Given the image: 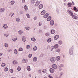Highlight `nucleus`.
<instances>
[{
    "instance_id": "1",
    "label": "nucleus",
    "mask_w": 78,
    "mask_h": 78,
    "mask_svg": "<svg viewBox=\"0 0 78 78\" xmlns=\"http://www.w3.org/2000/svg\"><path fill=\"white\" fill-rule=\"evenodd\" d=\"M66 11L67 13H68V14H69L70 16H71L73 14V12H72V10L70 9H67L66 10Z\"/></svg>"
},
{
    "instance_id": "2",
    "label": "nucleus",
    "mask_w": 78,
    "mask_h": 78,
    "mask_svg": "<svg viewBox=\"0 0 78 78\" xmlns=\"http://www.w3.org/2000/svg\"><path fill=\"white\" fill-rule=\"evenodd\" d=\"M69 52V54L71 55H73V46L70 48Z\"/></svg>"
},
{
    "instance_id": "3",
    "label": "nucleus",
    "mask_w": 78,
    "mask_h": 78,
    "mask_svg": "<svg viewBox=\"0 0 78 78\" xmlns=\"http://www.w3.org/2000/svg\"><path fill=\"white\" fill-rule=\"evenodd\" d=\"M50 61L51 62H55L56 61V59L55 57H52L50 59Z\"/></svg>"
},
{
    "instance_id": "4",
    "label": "nucleus",
    "mask_w": 78,
    "mask_h": 78,
    "mask_svg": "<svg viewBox=\"0 0 78 78\" xmlns=\"http://www.w3.org/2000/svg\"><path fill=\"white\" fill-rule=\"evenodd\" d=\"M71 16H72L73 19H77L78 20V17L74 15H73V14Z\"/></svg>"
},
{
    "instance_id": "5",
    "label": "nucleus",
    "mask_w": 78,
    "mask_h": 78,
    "mask_svg": "<svg viewBox=\"0 0 78 78\" xmlns=\"http://www.w3.org/2000/svg\"><path fill=\"white\" fill-rule=\"evenodd\" d=\"M60 49L59 48H57V49L55 51V54H58V53H59L60 51Z\"/></svg>"
},
{
    "instance_id": "6",
    "label": "nucleus",
    "mask_w": 78,
    "mask_h": 78,
    "mask_svg": "<svg viewBox=\"0 0 78 78\" xmlns=\"http://www.w3.org/2000/svg\"><path fill=\"white\" fill-rule=\"evenodd\" d=\"M52 67L54 69H56L58 68V66L56 64H53L52 65Z\"/></svg>"
},
{
    "instance_id": "7",
    "label": "nucleus",
    "mask_w": 78,
    "mask_h": 78,
    "mask_svg": "<svg viewBox=\"0 0 78 78\" xmlns=\"http://www.w3.org/2000/svg\"><path fill=\"white\" fill-rule=\"evenodd\" d=\"M22 40L23 42H25L26 41V39H27V37L25 36H23L22 37Z\"/></svg>"
},
{
    "instance_id": "8",
    "label": "nucleus",
    "mask_w": 78,
    "mask_h": 78,
    "mask_svg": "<svg viewBox=\"0 0 78 78\" xmlns=\"http://www.w3.org/2000/svg\"><path fill=\"white\" fill-rule=\"evenodd\" d=\"M49 71L50 73H54L55 72V70L53 68H50L49 69Z\"/></svg>"
},
{
    "instance_id": "9",
    "label": "nucleus",
    "mask_w": 78,
    "mask_h": 78,
    "mask_svg": "<svg viewBox=\"0 0 78 78\" xmlns=\"http://www.w3.org/2000/svg\"><path fill=\"white\" fill-rule=\"evenodd\" d=\"M54 21L53 20H51L50 21V25H51V26H53V25H54Z\"/></svg>"
},
{
    "instance_id": "10",
    "label": "nucleus",
    "mask_w": 78,
    "mask_h": 78,
    "mask_svg": "<svg viewBox=\"0 0 78 78\" xmlns=\"http://www.w3.org/2000/svg\"><path fill=\"white\" fill-rule=\"evenodd\" d=\"M59 38V36L58 35H55L54 37L55 40H57Z\"/></svg>"
},
{
    "instance_id": "11",
    "label": "nucleus",
    "mask_w": 78,
    "mask_h": 78,
    "mask_svg": "<svg viewBox=\"0 0 78 78\" xmlns=\"http://www.w3.org/2000/svg\"><path fill=\"white\" fill-rule=\"evenodd\" d=\"M4 28V29H7L8 28V25L6 24H4L3 26Z\"/></svg>"
},
{
    "instance_id": "12",
    "label": "nucleus",
    "mask_w": 78,
    "mask_h": 78,
    "mask_svg": "<svg viewBox=\"0 0 78 78\" xmlns=\"http://www.w3.org/2000/svg\"><path fill=\"white\" fill-rule=\"evenodd\" d=\"M23 8L25 11H27L28 9V6L27 5H25L24 6Z\"/></svg>"
},
{
    "instance_id": "13",
    "label": "nucleus",
    "mask_w": 78,
    "mask_h": 78,
    "mask_svg": "<svg viewBox=\"0 0 78 78\" xmlns=\"http://www.w3.org/2000/svg\"><path fill=\"white\" fill-rule=\"evenodd\" d=\"M48 16H49V14L48 13H46L44 15V17L45 19V18H47V17Z\"/></svg>"
},
{
    "instance_id": "14",
    "label": "nucleus",
    "mask_w": 78,
    "mask_h": 78,
    "mask_svg": "<svg viewBox=\"0 0 78 78\" xmlns=\"http://www.w3.org/2000/svg\"><path fill=\"white\" fill-rule=\"evenodd\" d=\"M19 34L20 35H21L23 34V31L21 30H20L18 31Z\"/></svg>"
},
{
    "instance_id": "15",
    "label": "nucleus",
    "mask_w": 78,
    "mask_h": 78,
    "mask_svg": "<svg viewBox=\"0 0 78 78\" xmlns=\"http://www.w3.org/2000/svg\"><path fill=\"white\" fill-rule=\"evenodd\" d=\"M5 11V8H1L0 9V12H3Z\"/></svg>"
},
{
    "instance_id": "16",
    "label": "nucleus",
    "mask_w": 78,
    "mask_h": 78,
    "mask_svg": "<svg viewBox=\"0 0 78 78\" xmlns=\"http://www.w3.org/2000/svg\"><path fill=\"white\" fill-rule=\"evenodd\" d=\"M51 33L52 34H53L54 33H55V30H51Z\"/></svg>"
},
{
    "instance_id": "17",
    "label": "nucleus",
    "mask_w": 78,
    "mask_h": 78,
    "mask_svg": "<svg viewBox=\"0 0 78 78\" xmlns=\"http://www.w3.org/2000/svg\"><path fill=\"white\" fill-rule=\"evenodd\" d=\"M51 19V16H48L47 18V21H50Z\"/></svg>"
},
{
    "instance_id": "18",
    "label": "nucleus",
    "mask_w": 78,
    "mask_h": 78,
    "mask_svg": "<svg viewBox=\"0 0 78 78\" xmlns=\"http://www.w3.org/2000/svg\"><path fill=\"white\" fill-rule=\"evenodd\" d=\"M59 47V45L58 44H56L54 45V48L55 49H56V48H58V47Z\"/></svg>"
},
{
    "instance_id": "19",
    "label": "nucleus",
    "mask_w": 78,
    "mask_h": 78,
    "mask_svg": "<svg viewBox=\"0 0 78 78\" xmlns=\"http://www.w3.org/2000/svg\"><path fill=\"white\" fill-rule=\"evenodd\" d=\"M31 40L32 42H35L36 40V38H34V37H32L31 38Z\"/></svg>"
},
{
    "instance_id": "20",
    "label": "nucleus",
    "mask_w": 78,
    "mask_h": 78,
    "mask_svg": "<svg viewBox=\"0 0 78 78\" xmlns=\"http://www.w3.org/2000/svg\"><path fill=\"white\" fill-rule=\"evenodd\" d=\"M45 10H43L41 13V15H44L45 13Z\"/></svg>"
},
{
    "instance_id": "21",
    "label": "nucleus",
    "mask_w": 78,
    "mask_h": 78,
    "mask_svg": "<svg viewBox=\"0 0 78 78\" xmlns=\"http://www.w3.org/2000/svg\"><path fill=\"white\" fill-rule=\"evenodd\" d=\"M14 13L13 12H10L9 14V16L10 17H12L14 16Z\"/></svg>"
},
{
    "instance_id": "22",
    "label": "nucleus",
    "mask_w": 78,
    "mask_h": 78,
    "mask_svg": "<svg viewBox=\"0 0 78 78\" xmlns=\"http://www.w3.org/2000/svg\"><path fill=\"white\" fill-rule=\"evenodd\" d=\"M43 8V5L42 4H40L39 6V9H42Z\"/></svg>"
},
{
    "instance_id": "23",
    "label": "nucleus",
    "mask_w": 78,
    "mask_h": 78,
    "mask_svg": "<svg viewBox=\"0 0 78 78\" xmlns=\"http://www.w3.org/2000/svg\"><path fill=\"white\" fill-rule=\"evenodd\" d=\"M37 57H34L33 58V61L34 62H36L37 61Z\"/></svg>"
},
{
    "instance_id": "24",
    "label": "nucleus",
    "mask_w": 78,
    "mask_h": 78,
    "mask_svg": "<svg viewBox=\"0 0 78 78\" xmlns=\"http://www.w3.org/2000/svg\"><path fill=\"white\" fill-rule=\"evenodd\" d=\"M51 41V38H49L47 40V42L48 43H50Z\"/></svg>"
},
{
    "instance_id": "25",
    "label": "nucleus",
    "mask_w": 78,
    "mask_h": 78,
    "mask_svg": "<svg viewBox=\"0 0 78 78\" xmlns=\"http://www.w3.org/2000/svg\"><path fill=\"white\" fill-rule=\"evenodd\" d=\"M23 62H28V60L27 59H23Z\"/></svg>"
},
{
    "instance_id": "26",
    "label": "nucleus",
    "mask_w": 78,
    "mask_h": 78,
    "mask_svg": "<svg viewBox=\"0 0 78 78\" xmlns=\"http://www.w3.org/2000/svg\"><path fill=\"white\" fill-rule=\"evenodd\" d=\"M58 44L59 45H62V41L59 40L58 42Z\"/></svg>"
},
{
    "instance_id": "27",
    "label": "nucleus",
    "mask_w": 78,
    "mask_h": 78,
    "mask_svg": "<svg viewBox=\"0 0 78 78\" xmlns=\"http://www.w3.org/2000/svg\"><path fill=\"white\" fill-rule=\"evenodd\" d=\"M16 22H20V20L19 18H16Z\"/></svg>"
},
{
    "instance_id": "28",
    "label": "nucleus",
    "mask_w": 78,
    "mask_h": 78,
    "mask_svg": "<svg viewBox=\"0 0 78 78\" xmlns=\"http://www.w3.org/2000/svg\"><path fill=\"white\" fill-rule=\"evenodd\" d=\"M60 59H61V58L59 56H57L56 57V60L57 61H59Z\"/></svg>"
},
{
    "instance_id": "29",
    "label": "nucleus",
    "mask_w": 78,
    "mask_h": 78,
    "mask_svg": "<svg viewBox=\"0 0 78 78\" xmlns=\"http://www.w3.org/2000/svg\"><path fill=\"white\" fill-rule=\"evenodd\" d=\"M40 3V2L39 1H37L36 2L35 5V6H38L39 5V3Z\"/></svg>"
},
{
    "instance_id": "30",
    "label": "nucleus",
    "mask_w": 78,
    "mask_h": 78,
    "mask_svg": "<svg viewBox=\"0 0 78 78\" xmlns=\"http://www.w3.org/2000/svg\"><path fill=\"white\" fill-rule=\"evenodd\" d=\"M27 69L29 71H30L31 70V68H30V66H28L27 68Z\"/></svg>"
},
{
    "instance_id": "31",
    "label": "nucleus",
    "mask_w": 78,
    "mask_h": 78,
    "mask_svg": "<svg viewBox=\"0 0 78 78\" xmlns=\"http://www.w3.org/2000/svg\"><path fill=\"white\" fill-rule=\"evenodd\" d=\"M37 50V47L35 46L33 48V50L34 51H36V50Z\"/></svg>"
},
{
    "instance_id": "32",
    "label": "nucleus",
    "mask_w": 78,
    "mask_h": 78,
    "mask_svg": "<svg viewBox=\"0 0 78 78\" xmlns=\"http://www.w3.org/2000/svg\"><path fill=\"white\" fill-rule=\"evenodd\" d=\"M72 5V4L71 3H69L67 4V6H68V7H69V8H70V7H71V5Z\"/></svg>"
},
{
    "instance_id": "33",
    "label": "nucleus",
    "mask_w": 78,
    "mask_h": 78,
    "mask_svg": "<svg viewBox=\"0 0 78 78\" xmlns=\"http://www.w3.org/2000/svg\"><path fill=\"white\" fill-rule=\"evenodd\" d=\"M17 37H15L14 38H13L12 39V41H13V42H16V41H17Z\"/></svg>"
},
{
    "instance_id": "34",
    "label": "nucleus",
    "mask_w": 78,
    "mask_h": 78,
    "mask_svg": "<svg viewBox=\"0 0 78 78\" xmlns=\"http://www.w3.org/2000/svg\"><path fill=\"white\" fill-rule=\"evenodd\" d=\"M13 64H17V62L16 61H14L13 62Z\"/></svg>"
},
{
    "instance_id": "35",
    "label": "nucleus",
    "mask_w": 78,
    "mask_h": 78,
    "mask_svg": "<svg viewBox=\"0 0 78 78\" xmlns=\"http://www.w3.org/2000/svg\"><path fill=\"white\" fill-rule=\"evenodd\" d=\"M62 75H63V73H62V72L60 73V76H59V77L58 78H61V76H62Z\"/></svg>"
},
{
    "instance_id": "36",
    "label": "nucleus",
    "mask_w": 78,
    "mask_h": 78,
    "mask_svg": "<svg viewBox=\"0 0 78 78\" xmlns=\"http://www.w3.org/2000/svg\"><path fill=\"white\" fill-rule=\"evenodd\" d=\"M26 16L28 19H29L30 17V16L28 13L27 14Z\"/></svg>"
},
{
    "instance_id": "37",
    "label": "nucleus",
    "mask_w": 78,
    "mask_h": 78,
    "mask_svg": "<svg viewBox=\"0 0 78 78\" xmlns=\"http://www.w3.org/2000/svg\"><path fill=\"white\" fill-rule=\"evenodd\" d=\"M10 3L11 5H14V4L15 3V2L14 1H11Z\"/></svg>"
},
{
    "instance_id": "38",
    "label": "nucleus",
    "mask_w": 78,
    "mask_h": 78,
    "mask_svg": "<svg viewBox=\"0 0 78 78\" xmlns=\"http://www.w3.org/2000/svg\"><path fill=\"white\" fill-rule=\"evenodd\" d=\"M54 49V46H51V51H53Z\"/></svg>"
},
{
    "instance_id": "39",
    "label": "nucleus",
    "mask_w": 78,
    "mask_h": 78,
    "mask_svg": "<svg viewBox=\"0 0 78 78\" xmlns=\"http://www.w3.org/2000/svg\"><path fill=\"white\" fill-rule=\"evenodd\" d=\"M30 27L28 26L25 27V29L26 30H29L30 29Z\"/></svg>"
},
{
    "instance_id": "40",
    "label": "nucleus",
    "mask_w": 78,
    "mask_h": 78,
    "mask_svg": "<svg viewBox=\"0 0 78 78\" xmlns=\"http://www.w3.org/2000/svg\"><path fill=\"white\" fill-rule=\"evenodd\" d=\"M8 70H9L8 68L7 67H6L4 69V71L5 72H7V71H8Z\"/></svg>"
},
{
    "instance_id": "41",
    "label": "nucleus",
    "mask_w": 78,
    "mask_h": 78,
    "mask_svg": "<svg viewBox=\"0 0 78 78\" xmlns=\"http://www.w3.org/2000/svg\"><path fill=\"white\" fill-rule=\"evenodd\" d=\"M45 36H50V33L48 32L45 34Z\"/></svg>"
},
{
    "instance_id": "42",
    "label": "nucleus",
    "mask_w": 78,
    "mask_h": 78,
    "mask_svg": "<svg viewBox=\"0 0 78 78\" xmlns=\"http://www.w3.org/2000/svg\"><path fill=\"white\" fill-rule=\"evenodd\" d=\"M4 45L5 47H8V44L7 43H5L4 44Z\"/></svg>"
},
{
    "instance_id": "43",
    "label": "nucleus",
    "mask_w": 78,
    "mask_h": 78,
    "mask_svg": "<svg viewBox=\"0 0 78 78\" xmlns=\"http://www.w3.org/2000/svg\"><path fill=\"white\" fill-rule=\"evenodd\" d=\"M5 64L4 63H2V64L1 66L2 67H5Z\"/></svg>"
},
{
    "instance_id": "44",
    "label": "nucleus",
    "mask_w": 78,
    "mask_h": 78,
    "mask_svg": "<svg viewBox=\"0 0 78 78\" xmlns=\"http://www.w3.org/2000/svg\"><path fill=\"white\" fill-rule=\"evenodd\" d=\"M19 51H23V48H19Z\"/></svg>"
},
{
    "instance_id": "45",
    "label": "nucleus",
    "mask_w": 78,
    "mask_h": 78,
    "mask_svg": "<svg viewBox=\"0 0 78 78\" xmlns=\"http://www.w3.org/2000/svg\"><path fill=\"white\" fill-rule=\"evenodd\" d=\"M14 53H15L16 54H17V50L15 49L14 50Z\"/></svg>"
},
{
    "instance_id": "46",
    "label": "nucleus",
    "mask_w": 78,
    "mask_h": 78,
    "mask_svg": "<svg viewBox=\"0 0 78 78\" xmlns=\"http://www.w3.org/2000/svg\"><path fill=\"white\" fill-rule=\"evenodd\" d=\"M13 69H11L10 70V72H11V73H13Z\"/></svg>"
},
{
    "instance_id": "47",
    "label": "nucleus",
    "mask_w": 78,
    "mask_h": 78,
    "mask_svg": "<svg viewBox=\"0 0 78 78\" xmlns=\"http://www.w3.org/2000/svg\"><path fill=\"white\" fill-rule=\"evenodd\" d=\"M42 25V22H40L39 23V26H41Z\"/></svg>"
},
{
    "instance_id": "48",
    "label": "nucleus",
    "mask_w": 78,
    "mask_h": 78,
    "mask_svg": "<svg viewBox=\"0 0 78 78\" xmlns=\"http://www.w3.org/2000/svg\"><path fill=\"white\" fill-rule=\"evenodd\" d=\"M17 70H18L19 71L21 70V68H20V66H18L17 68Z\"/></svg>"
},
{
    "instance_id": "49",
    "label": "nucleus",
    "mask_w": 78,
    "mask_h": 78,
    "mask_svg": "<svg viewBox=\"0 0 78 78\" xmlns=\"http://www.w3.org/2000/svg\"><path fill=\"white\" fill-rule=\"evenodd\" d=\"M30 45H27V49L30 48Z\"/></svg>"
},
{
    "instance_id": "50",
    "label": "nucleus",
    "mask_w": 78,
    "mask_h": 78,
    "mask_svg": "<svg viewBox=\"0 0 78 78\" xmlns=\"http://www.w3.org/2000/svg\"><path fill=\"white\" fill-rule=\"evenodd\" d=\"M43 73H46V69H44L43 70Z\"/></svg>"
},
{
    "instance_id": "51",
    "label": "nucleus",
    "mask_w": 78,
    "mask_h": 78,
    "mask_svg": "<svg viewBox=\"0 0 78 78\" xmlns=\"http://www.w3.org/2000/svg\"><path fill=\"white\" fill-rule=\"evenodd\" d=\"M36 1L35 0H32L31 1V3H34Z\"/></svg>"
},
{
    "instance_id": "52",
    "label": "nucleus",
    "mask_w": 78,
    "mask_h": 78,
    "mask_svg": "<svg viewBox=\"0 0 78 78\" xmlns=\"http://www.w3.org/2000/svg\"><path fill=\"white\" fill-rule=\"evenodd\" d=\"M56 12H57V14H59V9H56Z\"/></svg>"
},
{
    "instance_id": "53",
    "label": "nucleus",
    "mask_w": 78,
    "mask_h": 78,
    "mask_svg": "<svg viewBox=\"0 0 78 78\" xmlns=\"http://www.w3.org/2000/svg\"><path fill=\"white\" fill-rule=\"evenodd\" d=\"M60 67H64V65L63 64H61L60 65Z\"/></svg>"
},
{
    "instance_id": "54",
    "label": "nucleus",
    "mask_w": 78,
    "mask_h": 78,
    "mask_svg": "<svg viewBox=\"0 0 78 78\" xmlns=\"http://www.w3.org/2000/svg\"><path fill=\"white\" fill-rule=\"evenodd\" d=\"M19 13L20 14H23V11H19Z\"/></svg>"
},
{
    "instance_id": "55",
    "label": "nucleus",
    "mask_w": 78,
    "mask_h": 78,
    "mask_svg": "<svg viewBox=\"0 0 78 78\" xmlns=\"http://www.w3.org/2000/svg\"><path fill=\"white\" fill-rule=\"evenodd\" d=\"M32 57V55L31 54H30L29 55V57L30 58H31V57Z\"/></svg>"
},
{
    "instance_id": "56",
    "label": "nucleus",
    "mask_w": 78,
    "mask_h": 78,
    "mask_svg": "<svg viewBox=\"0 0 78 78\" xmlns=\"http://www.w3.org/2000/svg\"><path fill=\"white\" fill-rule=\"evenodd\" d=\"M37 16H35L34 18V20H37Z\"/></svg>"
},
{
    "instance_id": "57",
    "label": "nucleus",
    "mask_w": 78,
    "mask_h": 78,
    "mask_svg": "<svg viewBox=\"0 0 78 78\" xmlns=\"http://www.w3.org/2000/svg\"><path fill=\"white\" fill-rule=\"evenodd\" d=\"M22 3H25V0H22Z\"/></svg>"
},
{
    "instance_id": "58",
    "label": "nucleus",
    "mask_w": 78,
    "mask_h": 78,
    "mask_svg": "<svg viewBox=\"0 0 78 78\" xmlns=\"http://www.w3.org/2000/svg\"><path fill=\"white\" fill-rule=\"evenodd\" d=\"M4 36H5L6 37H8V36H9V34H4Z\"/></svg>"
},
{
    "instance_id": "59",
    "label": "nucleus",
    "mask_w": 78,
    "mask_h": 78,
    "mask_svg": "<svg viewBox=\"0 0 78 78\" xmlns=\"http://www.w3.org/2000/svg\"><path fill=\"white\" fill-rule=\"evenodd\" d=\"M77 9V8H76V7H74L73 8V9H74V11H76V10Z\"/></svg>"
},
{
    "instance_id": "60",
    "label": "nucleus",
    "mask_w": 78,
    "mask_h": 78,
    "mask_svg": "<svg viewBox=\"0 0 78 78\" xmlns=\"http://www.w3.org/2000/svg\"><path fill=\"white\" fill-rule=\"evenodd\" d=\"M38 72L39 73H41V70L39 69V70H38Z\"/></svg>"
},
{
    "instance_id": "61",
    "label": "nucleus",
    "mask_w": 78,
    "mask_h": 78,
    "mask_svg": "<svg viewBox=\"0 0 78 78\" xmlns=\"http://www.w3.org/2000/svg\"><path fill=\"white\" fill-rule=\"evenodd\" d=\"M12 51L11 49H9L7 51L8 52H10V51Z\"/></svg>"
},
{
    "instance_id": "62",
    "label": "nucleus",
    "mask_w": 78,
    "mask_h": 78,
    "mask_svg": "<svg viewBox=\"0 0 78 78\" xmlns=\"http://www.w3.org/2000/svg\"><path fill=\"white\" fill-rule=\"evenodd\" d=\"M48 77L49 78H53L52 76H51L50 75H49L48 76Z\"/></svg>"
},
{
    "instance_id": "63",
    "label": "nucleus",
    "mask_w": 78,
    "mask_h": 78,
    "mask_svg": "<svg viewBox=\"0 0 78 78\" xmlns=\"http://www.w3.org/2000/svg\"><path fill=\"white\" fill-rule=\"evenodd\" d=\"M59 70L60 71H61V70H62V68L61 67H60L59 68Z\"/></svg>"
},
{
    "instance_id": "64",
    "label": "nucleus",
    "mask_w": 78,
    "mask_h": 78,
    "mask_svg": "<svg viewBox=\"0 0 78 78\" xmlns=\"http://www.w3.org/2000/svg\"><path fill=\"white\" fill-rule=\"evenodd\" d=\"M75 12H77L78 11V9H76V10L75 11Z\"/></svg>"
}]
</instances>
